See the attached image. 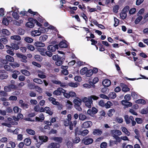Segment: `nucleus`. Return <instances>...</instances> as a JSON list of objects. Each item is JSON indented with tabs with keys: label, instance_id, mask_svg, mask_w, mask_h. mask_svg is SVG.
<instances>
[{
	"label": "nucleus",
	"instance_id": "f257e3e1",
	"mask_svg": "<svg viewBox=\"0 0 148 148\" xmlns=\"http://www.w3.org/2000/svg\"><path fill=\"white\" fill-rule=\"evenodd\" d=\"M82 101L85 103V106L88 108L91 107V104H92L93 101L90 100L88 97H84L82 99Z\"/></svg>",
	"mask_w": 148,
	"mask_h": 148
},
{
	"label": "nucleus",
	"instance_id": "f03ea898",
	"mask_svg": "<svg viewBox=\"0 0 148 148\" xmlns=\"http://www.w3.org/2000/svg\"><path fill=\"white\" fill-rule=\"evenodd\" d=\"M64 96L66 98L69 99L70 97H74L76 96V95L75 92L73 91H71L69 92H66L65 90V93L64 94Z\"/></svg>",
	"mask_w": 148,
	"mask_h": 148
},
{
	"label": "nucleus",
	"instance_id": "7ed1b4c3",
	"mask_svg": "<svg viewBox=\"0 0 148 148\" xmlns=\"http://www.w3.org/2000/svg\"><path fill=\"white\" fill-rule=\"evenodd\" d=\"M65 90L62 88H59L53 92V94L56 95H60L61 93H65Z\"/></svg>",
	"mask_w": 148,
	"mask_h": 148
},
{
	"label": "nucleus",
	"instance_id": "20e7f679",
	"mask_svg": "<svg viewBox=\"0 0 148 148\" xmlns=\"http://www.w3.org/2000/svg\"><path fill=\"white\" fill-rule=\"evenodd\" d=\"M36 22V20L33 19H31L30 21L27 22L26 24V26L29 28H32L34 26V24Z\"/></svg>",
	"mask_w": 148,
	"mask_h": 148
},
{
	"label": "nucleus",
	"instance_id": "39448f33",
	"mask_svg": "<svg viewBox=\"0 0 148 148\" xmlns=\"http://www.w3.org/2000/svg\"><path fill=\"white\" fill-rule=\"evenodd\" d=\"M83 141L85 145H88L92 143L93 141V140L91 138L86 137L83 138Z\"/></svg>",
	"mask_w": 148,
	"mask_h": 148
},
{
	"label": "nucleus",
	"instance_id": "423d86ee",
	"mask_svg": "<svg viewBox=\"0 0 148 148\" xmlns=\"http://www.w3.org/2000/svg\"><path fill=\"white\" fill-rule=\"evenodd\" d=\"M92 125L91 121H87L84 122L82 125V127L84 128H87L90 127Z\"/></svg>",
	"mask_w": 148,
	"mask_h": 148
},
{
	"label": "nucleus",
	"instance_id": "0eeeda50",
	"mask_svg": "<svg viewBox=\"0 0 148 148\" xmlns=\"http://www.w3.org/2000/svg\"><path fill=\"white\" fill-rule=\"evenodd\" d=\"M58 49V46L57 45H49L47 47V49L50 51L52 52H54L56 49Z\"/></svg>",
	"mask_w": 148,
	"mask_h": 148
},
{
	"label": "nucleus",
	"instance_id": "6e6552de",
	"mask_svg": "<svg viewBox=\"0 0 148 148\" xmlns=\"http://www.w3.org/2000/svg\"><path fill=\"white\" fill-rule=\"evenodd\" d=\"M89 133V131L87 129H85L83 130L82 132H80L79 133H77V128L75 129V134L76 135L78 134V135L81 134L83 136L86 135Z\"/></svg>",
	"mask_w": 148,
	"mask_h": 148
},
{
	"label": "nucleus",
	"instance_id": "1a4fd4ad",
	"mask_svg": "<svg viewBox=\"0 0 148 148\" xmlns=\"http://www.w3.org/2000/svg\"><path fill=\"white\" fill-rule=\"evenodd\" d=\"M16 55L17 57L21 58L20 60L22 62L24 63H26L27 62V57L26 56L19 53H16Z\"/></svg>",
	"mask_w": 148,
	"mask_h": 148
},
{
	"label": "nucleus",
	"instance_id": "9d476101",
	"mask_svg": "<svg viewBox=\"0 0 148 148\" xmlns=\"http://www.w3.org/2000/svg\"><path fill=\"white\" fill-rule=\"evenodd\" d=\"M40 28L38 29L37 30H34L31 32V35L33 36H39L41 35L42 32L40 31Z\"/></svg>",
	"mask_w": 148,
	"mask_h": 148
},
{
	"label": "nucleus",
	"instance_id": "9b49d317",
	"mask_svg": "<svg viewBox=\"0 0 148 148\" xmlns=\"http://www.w3.org/2000/svg\"><path fill=\"white\" fill-rule=\"evenodd\" d=\"M28 12L32 14H33L34 15H36L37 16L38 15L39 16H40V17H38V18H37L38 20V21H40V22H43V20L42 19H41V18H42V17L41 16H40L39 15V14L37 12H33L30 9H29L28 10Z\"/></svg>",
	"mask_w": 148,
	"mask_h": 148
},
{
	"label": "nucleus",
	"instance_id": "f8f14e48",
	"mask_svg": "<svg viewBox=\"0 0 148 148\" xmlns=\"http://www.w3.org/2000/svg\"><path fill=\"white\" fill-rule=\"evenodd\" d=\"M39 117L36 116V121L42 122L45 119L44 115L42 113L40 114L39 115Z\"/></svg>",
	"mask_w": 148,
	"mask_h": 148
},
{
	"label": "nucleus",
	"instance_id": "ddd939ff",
	"mask_svg": "<svg viewBox=\"0 0 148 148\" xmlns=\"http://www.w3.org/2000/svg\"><path fill=\"white\" fill-rule=\"evenodd\" d=\"M102 84L104 86L108 87L111 85V82L109 79H106L103 81Z\"/></svg>",
	"mask_w": 148,
	"mask_h": 148
},
{
	"label": "nucleus",
	"instance_id": "4468645a",
	"mask_svg": "<svg viewBox=\"0 0 148 148\" xmlns=\"http://www.w3.org/2000/svg\"><path fill=\"white\" fill-rule=\"evenodd\" d=\"M111 132L113 135V137H114V135L118 136H120L122 134V132L119 130H113L111 131Z\"/></svg>",
	"mask_w": 148,
	"mask_h": 148
},
{
	"label": "nucleus",
	"instance_id": "2eb2a0df",
	"mask_svg": "<svg viewBox=\"0 0 148 148\" xmlns=\"http://www.w3.org/2000/svg\"><path fill=\"white\" fill-rule=\"evenodd\" d=\"M102 131L100 129H95L93 130L92 134L94 135L99 136L102 134Z\"/></svg>",
	"mask_w": 148,
	"mask_h": 148
},
{
	"label": "nucleus",
	"instance_id": "dca6fc26",
	"mask_svg": "<svg viewBox=\"0 0 148 148\" xmlns=\"http://www.w3.org/2000/svg\"><path fill=\"white\" fill-rule=\"evenodd\" d=\"M121 86L122 89V90L125 92L129 91L130 88L128 87L127 86L123 83L121 84Z\"/></svg>",
	"mask_w": 148,
	"mask_h": 148
},
{
	"label": "nucleus",
	"instance_id": "f3484780",
	"mask_svg": "<svg viewBox=\"0 0 148 148\" xmlns=\"http://www.w3.org/2000/svg\"><path fill=\"white\" fill-rule=\"evenodd\" d=\"M60 147V145L59 143H53L49 146V148H59Z\"/></svg>",
	"mask_w": 148,
	"mask_h": 148
},
{
	"label": "nucleus",
	"instance_id": "a211bd4d",
	"mask_svg": "<svg viewBox=\"0 0 148 148\" xmlns=\"http://www.w3.org/2000/svg\"><path fill=\"white\" fill-rule=\"evenodd\" d=\"M99 79L97 77H95L93 79L92 82H90L89 83L90 85L94 88L95 86L94 84L97 83L99 81Z\"/></svg>",
	"mask_w": 148,
	"mask_h": 148
},
{
	"label": "nucleus",
	"instance_id": "6ab92c4d",
	"mask_svg": "<svg viewBox=\"0 0 148 148\" xmlns=\"http://www.w3.org/2000/svg\"><path fill=\"white\" fill-rule=\"evenodd\" d=\"M49 101H52V103L54 105L59 106L60 103L58 101H56V99L53 97H50L49 98Z\"/></svg>",
	"mask_w": 148,
	"mask_h": 148
},
{
	"label": "nucleus",
	"instance_id": "aec40b11",
	"mask_svg": "<svg viewBox=\"0 0 148 148\" xmlns=\"http://www.w3.org/2000/svg\"><path fill=\"white\" fill-rule=\"evenodd\" d=\"M127 100H123L121 101L122 104L125 106H126L130 107L132 106V103Z\"/></svg>",
	"mask_w": 148,
	"mask_h": 148
},
{
	"label": "nucleus",
	"instance_id": "412c9836",
	"mask_svg": "<svg viewBox=\"0 0 148 148\" xmlns=\"http://www.w3.org/2000/svg\"><path fill=\"white\" fill-rule=\"evenodd\" d=\"M34 45L37 47H44L45 46V43L40 41H36L34 43Z\"/></svg>",
	"mask_w": 148,
	"mask_h": 148
},
{
	"label": "nucleus",
	"instance_id": "4be33fe9",
	"mask_svg": "<svg viewBox=\"0 0 148 148\" xmlns=\"http://www.w3.org/2000/svg\"><path fill=\"white\" fill-rule=\"evenodd\" d=\"M73 102L75 105L80 106L81 105L82 100L78 98L77 97L76 99L73 100Z\"/></svg>",
	"mask_w": 148,
	"mask_h": 148
},
{
	"label": "nucleus",
	"instance_id": "5701e85b",
	"mask_svg": "<svg viewBox=\"0 0 148 148\" xmlns=\"http://www.w3.org/2000/svg\"><path fill=\"white\" fill-rule=\"evenodd\" d=\"M39 139L41 142H46L48 140V137L46 136H39Z\"/></svg>",
	"mask_w": 148,
	"mask_h": 148
},
{
	"label": "nucleus",
	"instance_id": "b1692460",
	"mask_svg": "<svg viewBox=\"0 0 148 148\" xmlns=\"http://www.w3.org/2000/svg\"><path fill=\"white\" fill-rule=\"evenodd\" d=\"M37 49L40 52L42 55L45 56V52L46 51V49L42 47H38Z\"/></svg>",
	"mask_w": 148,
	"mask_h": 148
},
{
	"label": "nucleus",
	"instance_id": "393cba45",
	"mask_svg": "<svg viewBox=\"0 0 148 148\" xmlns=\"http://www.w3.org/2000/svg\"><path fill=\"white\" fill-rule=\"evenodd\" d=\"M48 37V35L46 34L42 35L40 37L39 40L40 41L44 42L47 39Z\"/></svg>",
	"mask_w": 148,
	"mask_h": 148
},
{
	"label": "nucleus",
	"instance_id": "a878e982",
	"mask_svg": "<svg viewBox=\"0 0 148 148\" xmlns=\"http://www.w3.org/2000/svg\"><path fill=\"white\" fill-rule=\"evenodd\" d=\"M24 141L25 144L27 146L29 145L31 143V140L29 138L25 139Z\"/></svg>",
	"mask_w": 148,
	"mask_h": 148
},
{
	"label": "nucleus",
	"instance_id": "bb28decb",
	"mask_svg": "<svg viewBox=\"0 0 148 148\" xmlns=\"http://www.w3.org/2000/svg\"><path fill=\"white\" fill-rule=\"evenodd\" d=\"M45 111L47 113L49 114L50 115H51L53 113L51 110V109L49 107H46L45 108Z\"/></svg>",
	"mask_w": 148,
	"mask_h": 148
},
{
	"label": "nucleus",
	"instance_id": "cd10ccee",
	"mask_svg": "<svg viewBox=\"0 0 148 148\" xmlns=\"http://www.w3.org/2000/svg\"><path fill=\"white\" fill-rule=\"evenodd\" d=\"M53 139L55 141L59 143H61L63 140L62 138L61 137H55L53 138Z\"/></svg>",
	"mask_w": 148,
	"mask_h": 148
},
{
	"label": "nucleus",
	"instance_id": "c85d7f7f",
	"mask_svg": "<svg viewBox=\"0 0 148 148\" xmlns=\"http://www.w3.org/2000/svg\"><path fill=\"white\" fill-rule=\"evenodd\" d=\"M20 73L17 71H14L13 74L12 75V77L15 79H16L17 78L18 75Z\"/></svg>",
	"mask_w": 148,
	"mask_h": 148
},
{
	"label": "nucleus",
	"instance_id": "c756f323",
	"mask_svg": "<svg viewBox=\"0 0 148 148\" xmlns=\"http://www.w3.org/2000/svg\"><path fill=\"white\" fill-rule=\"evenodd\" d=\"M59 45L61 48H66L67 47V44L64 41L61 42L59 43Z\"/></svg>",
	"mask_w": 148,
	"mask_h": 148
},
{
	"label": "nucleus",
	"instance_id": "7c9ffc66",
	"mask_svg": "<svg viewBox=\"0 0 148 148\" xmlns=\"http://www.w3.org/2000/svg\"><path fill=\"white\" fill-rule=\"evenodd\" d=\"M26 131L27 133L31 135H34L35 134V131L30 129H27L26 130Z\"/></svg>",
	"mask_w": 148,
	"mask_h": 148
},
{
	"label": "nucleus",
	"instance_id": "2f4dec72",
	"mask_svg": "<svg viewBox=\"0 0 148 148\" xmlns=\"http://www.w3.org/2000/svg\"><path fill=\"white\" fill-rule=\"evenodd\" d=\"M116 139L115 144H117L118 143H120L121 141V137L120 138L117 136L114 135L113 137Z\"/></svg>",
	"mask_w": 148,
	"mask_h": 148
},
{
	"label": "nucleus",
	"instance_id": "473e14b6",
	"mask_svg": "<svg viewBox=\"0 0 148 148\" xmlns=\"http://www.w3.org/2000/svg\"><path fill=\"white\" fill-rule=\"evenodd\" d=\"M21 72L22 74L27 76H29L30 74V72L26 70H21Z\"/></svg>",
	"mask_w": 148,
	"mask_h": 148
},
{
	"label": "nucleus",
	"instance_id": "72a5a7b5",
	"mask_svg": "<svg viewBox=\"0 0 148 148\" xmlns=\"http://www.w3.org/2000/svg\"><path fill=\"white\" fill-rule=\"evenodd\" d=\"M79 119L81 121H84L87 118L86 116L83 114H80L79 115Z\"/></svg>",
	"mask_w": 148,
	"mask_h": 148
},
{
	"label": "nucleus",
	"instance_id": "f704fd0d",
	"mask_svg": "<svg viewBox=\"0 0 148 148\" xmlns=\"http://www.w3.org/2000/svg\"><path fill=\"white\" fill-rule=\"evenodd\" d=\"M5 58L7 60L11 62H13L14 61V58L10 56L7 55L5 57Z\"/></svg>",
	"mask_w": 148,
	"mask_h": 148
},
{
	"label": "nucleus",
	"instance_id": "c9c22d12",
	"mask_svg": "<svg viewBox=\"0 0 148 148\" xmlns=\"http://www.w3.org/2000/svg\"><path fill=\"white\" fill-rule=\"evenodd\" d=\"M120 16L122 19H124L126 17L127 14L126 12L122 11L120 14Z\"/></svg>",
	"mask_w": 148,
	"mask_h": 148
},
{
	"label": "nucleus",
	"instance_id": "e433bc0d",
	"mask_svg": "<svg viewBox=\"0 0 148 148\" xmlns=\"http://www.w3.org/2000/svg\"><path fill=\"white\" fill-rule=\"evenodd\" d=\"M23 21L22 19H20L18 21L14 20V24L17 25H20L23 23Z\"/></svg>",
	"mask_w": 148,
	"mask_h": 148
},
{
	"label": "nucleus",
	"instance_id": "4c0bfd02",
	"mask_svg": "<svg viewBox=\"0 0 148 148\" xmlns=\"http://www.w3.org/2000/svg\"><path fill=\"white\" fill-rule=\"evenodd\" d=\"M88 97L90 100L91 101H92V99L94 100H97L99 99V97H98L95 95H92Z\"/></svg>",
	"mask_w": 148,
	"mask_h": 148
},
{
	"label": "nucleus",
	"instance_id": "58836bf2",
	"mask_svg": "<svg viewBox=\"0 0 148 148\" xmlns=\"http://www.w3.org/2000/svg\"><path fill=\"white\" fill-rule=\"evenodd\" d=\"M11 39L15 40H21V38L18 35H14L11 37Z\"/></svg>",
	"mask_w": 148,
	"mask_h": 148
},
{
	"label": "nucleus",
	"instance_id": "ea45409f",
	"mask_svg": "<svg viewBox=\"0 0 148 148\" xmlns=\"http://www.w3.org/2000/svg\"><path fill=\"white\" fill-rule=\"evenodd\" d=\"M68 85L71 87L76 88L77 87L78 84L77 83H73L72 82H69L68 84Z\"/></svg>",
	"mask_w": 148,
	"mask_h": 148
},
{
	"label": "nucleus",
	"instance_id": "a19ab883",
	"mask_svg": "<svg viewBox=\"0 0 148 148\" xmlns=\"http://www.w3.org/2000/svg\"><path fill=\"white\" fill-rule=\"evenodd\" d=\"M113 105L112 103L110 101H108L107 103L105 104V106L107 108H110L111 106Z\"/></svg>",
	"mask_w": 148,
	"mask_h": 148
},
{
	"label": "nucleus",
	"instance_id": "79ce46f5",
	"mask_svg": "<svg viewBox=\"0 0 148 148\" xmlns=\"http://www.w3.org/2000/svg\"><path fill=\"white\" fill-rule=\"evenodd\" d=\"M115 110L114 109H110L108 112V114L109 116H112L113 114L114 113Z\"/></svg>",
	"mask_w": 148,
	"mask_h": 148
},
{
	"label": "nucleus",
	"instance_id": "37998d69",
	"mask_svg": "<svg viewBox=\"0 0 148 148\" xmlns=\"http://www.w3.org/2000/svg\"><path fill=\"white\" fill-rule=\"evenodd\" d=\"M88 68L85 67L82 69L80 71V73L81 75H84L85 74H86L87 72Z\"/></svg>",
	"mask_w": 148,
	"mask_h": 148
},
{
	"label": "nucleus",
	"instance_id": "c03bdc74",
	"mask_svg": "<svg viewBox=\"0 0 148 148\" xmlns=\"http://www.w3.org/2000/svg\"><path fill=\"white\" fill-rule=\"evenodd\" d=\"M109 97L112 99H114L116 97V94L114 92H111L109 95Z\"/></svg>",
	"mask_w": 148,
	"mask_h": 148
},
{
	"label": "nucleus",
	"instance_id": "a18cd8bd",
	"mask_svg": "<svg viewBox=\"0 0 148 148\" xmlns=\"http://www.w3.org/2000/svg\"><path fill=\"white\" fill-rule=\"evenodd\" d=\"M121 129L123 132H124L127 136H128L130 135V133L125 127H123Z\"/></svg>",
	"mask_w": 148,
	"mask_h": 148
},
{
	"label": "nucleus",
	"instance_id": "49530a36",
	"mask_svg": "<svg viewBox=\"0 0 148 148\" xmlns=\"http://www.w3.org/2000/svg\"><path fill=\"white\" fill-rule=\"evenodd\" d=\"M2 33L6 35H9L10 34V32L7 29H3L2 30Z\"/></svg>",
	"mask_w": 148,
	"mask_h": 148
},
{
	"label": "nucleus",
	"instance_id": "de8ad7c7",
	"mask_svg": "<svg viewBox=\"0 0 148 148\" xmlns=\"http://www.w3.org/2000/svg\"><path fill=\"white\" fill-rule=\"evenodd\" d=\"M13 110L14 112L15 113H17L19 112H20L21 111V109L17 106L14 107Z\"/></svg>",
	"mask_w": 148,
	"mask_h": 148
},
{
	"label": "nucleus",
	"instance_id": "09e8293b",
	"mask_svg": "<svg viewBox=\"0 0 148 148\" xmlns=\"http://www.w3.org/2000/svg\"><path fill=\"white\" fill-rule=\"evenodd\" d=\"M12 16L14 18L17 20L18 19L19 17V14L16 12H13Z\"/></svg>",
	"mask_w": 148,
	"mask_h": 148
},
{
	"label": "nucleus",
	"instance_id": "8fccbe9b",
	"mask_svg": "<svg viewBox=\"0 0 148 148\" xmlns=\"http://www.w3.org/2000/svg\"><path fill=\"white\" fill-rule=\"evenodd\" d=\"M33 81L36 83L39 84H41L42 83V81L40 79L38 78H35L33 79Z\"/></svg>",
	"mask_w": 148,
	"mask_h": 148
},
{
	"label": "nucleus",
	"instance_id": "3c124183",
	"mask_svg": "<svg viewBox=\"0 0 148 148\" xmlns=\"http://www.w3.org/2000/svg\"><path fill=\"white\" fill-rule=\"evenodd\" d=\"M143 17L142 16H139L137 17L135 21V23L136 24H138L142 19Z\"/></svg>",
	"mask_w": 148,
	"mask_h": 148
},
{
	"label": "nucleus",
	"instance_id": "603ef678",
	"mask_svg": "<svg viewBox=\"0 0 148 148\" xmlns=\"http://www.w3.org/2000/svg\"><path fill=\"white\" fill-rule=\"evenodd\" d=\"M24 40L27 42L31 43L33 41V39L29 37H26L25 38Z\"/></svg>",
	"mask_w": 148,
	"mask_h": 148
},
{
	"label": "nucleus",
	"instance_id": "864d4df0",
	"mask_svg": "<svg viewBox=\"0 0 148 148\" xmlns=\"http://www.w3.org/2000/svg\"><path fill=\"white\" fill-rule=\"evenodd\" d=\"M93 74V72L92 70L90 69L88 70L86 74V76L87 77H89L91 76Z\"/></svg>",
	"mask_w": 148,
	"mask_h": 148
},
{
	"label": "nucleus",
	"instance_id": "5fc2aeb1",
	"mask_svg": "<svg viewBox=\"0 0 148 148\" xmlns=\"http://www.w3.org/2000/svg\"><path fill=\"white\" fill-rule=\"evenodd\" d=\"M35 89H36V91L39 93H41L42 92V88L38 86H35Z\"/></svg>",
	"mask_w": 148,
	"mask_h": 148
},
{
	"label": "nucleus",
	"instance_id": "6e6d98bb",
	"mask_svg": "<svg viewBox=\"0 0 148 148\" xmlns=\"http://www.w3.org/2000/svg\"><path fill=\"white\" fill-rule=\"evenodd\" d=\"M52 58L53 60L56 61L60 60L61 59V58L58 55H53L52 56Z\"/></svg>",
	"mask_w": 148,
	"mask_h": 148
},
{
	"label": "nucleus",
	"instance_id": "4d7b16f0",
	"mask_svg": "<svg viewBox=\"0 0 148 148\" xmlns=\"http://www.w3.org/2000/svg\"><path fill=\"white\" fill-rule=\"evenodd\" d=\"M29 106L27 103H24L20 107L23 109H26L28 108Z\"/></svg>",
	"mask_w": 148,
	"mask_h": 148
},
{
	"label": "nucleus",
	"instance_id": "13d9d810",
	"mask_svg": "<svg viewBox=\"0 0 148 148\" xmlns=\"http://www.w3.org/2000/svg\"><path fill=\"white\" fill-rule=\"evenodd\" d=\"M27 86L30 89H34L35 88L34 84L32 83L28 84Z\"/></svg>",
	"mask_w": 148,
	"mask_h": 148
},
{
	"label": "nucleus",
	"instance_id": "bf43d9fd",
	"mask_svg": "<svg viewBox=\"0 0 148 148\" xmlns=\"http://www.w3.org/2000/svg\"><path fill=\"white\" fill-rule=\"evenodd\" d=\"M2 23L5 25H7L9 24V22L6 18H3L2 20Z\"/></svg>",
	"mask_w": 148,
	"mask_h": 148
},
{
	"label": "nucleus",
	"instance_id": "052dcab7",
	"mask_svg": "<svg viewBox=\"0 0 148 148\" xmlns=\"http://www.w3.org/2000/svg\"><path fill=\"white\" fill-rule=\"evenodd\" d=\"M72 122L71 121H69L68 120L66 119L64 121V125L66 126H67L69 125L70 124V123Z\"/></svg>",
	"mask_w": 148,
	"mask_h": 148
},
{
	"label": "nucleus",
	"instance_id": "680f3d73",
	"mask_svg": "<svg viewBox=\"0 0 148 148\" xmlns=\"http://www.w3.org/2000/svg\"><path fill=\"white\" fill-rule=\"evenodd\" d=\"M132 96L134 99H137L138 98V96L136 92H132Z\"/></svg>",
	"mask_w": 148,
	"mask_h": 148
},
{
	"label": "nucleus",
	"instance_id": "e2e57ef3",
	"mask_svg": "<svg viewBox=\"0 0 148 148\" xmlns=\"http://www.w3.org/2000/svg\"><path fill=\"white\" fill-rule=\"evenodd\" d=\"M4 68L7 71H10L12 70L11 66L8 65H5Z\"/></svg>",
	"mask_w": 148,
	"mask_h": 148
},
{
	"label": "nucleus",
	"instance_id": "0e129e2a",
	"mask_svg": "<svg viewBox=\"0 0 148 148\" xmlns=\"http://www.w3.org/2000/svg\"><path fill=\"white\" fill-rule=\"evenodd\" d=\"M124 98L125 100L129 101L131 99V97L130 95L127 94L125 96Z\"/></svg>",
	"mask_w": 148,
	"mask_h": 148
},
{
	"label": "nucleus",
	"instance_id": "69168bd1",
	"mask_svg": "<svg viewBox=\"0 0 148 148\" xmlns=\"http://www.w3.org/2000/svg\"><path fill=\"white\" fill-rule=\"evenodd\" d=\"M8 76L7 75L5 74H3L0 75V79H3L7 78Z\"/></svg>",
	"mask_w": 148,
	"mask_h": 148
},
{
	"label": "nucleus",
	"instance_id": "338daca9",
	"mask_svg": "<svg viewBox=\"0 0 148 148\" xmlns=\"http://www.w3.org/2000/svg\"><path fill=\"white\" fill-rule=\"evenodd\" d=\"M0 41L1 43L6 44L8 42V40L5 38H2L0 39Z\"/></svg>",
	"mask_w": 148,
	"mask_h": 148
},
{
	"label": "nucleus",
	"instance_id": "774afa93",
	"mask_svg": "<svg viewBox=\"0 0 148 148\" xmlns=\"http://www.w3.org/2000/svg\"><path fill=\"white\" fill-rule=\"evenodd\" d=\"M107 145V143L105 142H103L101 143L100 147L101 148H106Z\"/></svg>",
	"mask_w": 148,
	"mask_h": 148
}]
</instances>
